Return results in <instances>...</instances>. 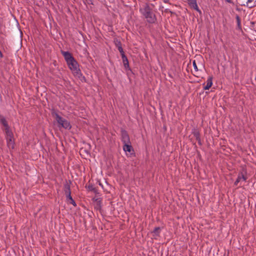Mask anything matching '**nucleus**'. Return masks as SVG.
<instances>
[{
  "label": "nucleus",
  "instance_id": "6",
  "mask_svg": "<svg viewBox=\"0 0 256 256\" xmlns=\"http://www.w3.org/2000/svg\"><path fill=\"white\" fill-rule=\"evenodd\" d=\"M246 171H243L241 172L240 174H238V178L236 180V182L234 183V184L235 186H237L238 184V182L241 180H242L244 181H246L248 178L246 176Z\"/></svg>",
  "mask_w": 256,
  "mask_h": 256
},
{
  "label": "nucleus",
  "instance_id": "3",
  "mask_svg": "<svg viewBox=\"0 0 256 256\" xmlns=\"http://www.w3.org/2000/svg\"><path fill=\"white\" fill-rule=\"evenodd\" d=\"M52 115L55 118L58 124L62 127L68 130L71 128L72 126L70 122L61 117L58 114L55 112H52Z\"/></svg>",
  "mask_w": 256,
  "mask_h": 256
},
{
  "label": "nucleus",
  "instance_id": "16",
  "mask_svg": "<svg viewBox=\"0 0 256 256\" xmlns=\"http://www.w3.org/2000/svg\"><path fill=\"white\" fill-rule=\"evenodd\" d=\"M120 46H118V50H119L120 52V53L121 56H122L125 55L124 51L123 50V48L122 46V44L120 42H119Z\"/></svg>",
  "mask_w": 256,
  "mask_h": 256
},
{
  "label": "nucleus",
  "instance_id": "19",
  "mask_svg": "<svg viewBox=\"0 0 256 256\" xmlns=\"http://www.w3.org/2000/svg\"><path fill=\"white\" fill-rule=\"evenodd\" d=\"M236 18L238 26V27H240V22H241L240 17L238 15H236Z\"/></svg>",
  "mask_w": 256,
  "mask_h": 256
},
{
  "label": "nucleus",
  "instance_id": "24",
  "mask_svg": "<svg viewBox=\"0 0 256 256\" xmlns=\"http://www.w3.org/2000/svg\"><path fill=\"white\" fill-rule=\"evenodd\" d=\"M196 140L198 141V144L200 145H202V142H201L200 138L199 139Z\"/></svg>",
  "mask_w": 256,
  "mask_h": 256
},
{
  "label": "nucleus",
  "instance_id": "9",
  "mask_svg": "<svg viewBox=\"0 0 256 256\" xmlns=\"http://www.w3.org/2000/svg\"><path fill=\"white\" fill-rule=\"evenodd\" d=\"M186 1L191 8L196 10L200 13H201V11L198 6L196 0H186Z\"/></svg>",
  "mask_w": 256,
  "mask_h": 256
},
{
  "label": "nucleus",
  "instance_id": "11",
  "mask_svg": "<svg viewBox=\"0 0 256 256\" xmlns=\"http://www.w3.org/2000/svg\"><path fill=\"white\" fill-rule=\"evenodd\" d=\"M123 150L126 152H134V150L131 145V142L129 144H124L123 146Z\"/></svg>",
  "mask_w": 256,
  "mask_h": 256
},
{
  "label": "nucleus",
  "instance_id": "23",
  "mask_svg": "<svg viewBox=\"0 0 256 256\" xmlns=\"http://www.w3.org/2000/svg\"><path fill=\"white\" fill-rule=\"evenodd\" d=\"M164 12H166V13H171V14H172V12L169 9H166L164 10Z\"/></svg>",
  "mask_w": 256,
  "mask_h": 256
},
{
  "label": "nucleus",
  "instance_id": "20",
  "mask_svg": "<svg viewBox=\"0 0 256 256\" xmlns=\"http://www.w3.org/2000/svg\"><path fill=\"white\" fill-rule=\"evenodd\" d=\"M160 227H156L154 230V232L156 234H158L160 232Z\"/></svg>",
  "mask_w": 256,
  "mask_h": 256
},
{
  "label": "nucleus",
  "instance_id": "4",
  "mask_svg": "<svg viewBox=\"0 0 256 256\" xmlns=\"http://www.w3.org/2000/svg\"><path fill=\"white\" fill-rule=\"evenodd\" d=\"M4 131L6 134V140L7 146L8 148H14V134L10 129V128L8 127L6 128H3Z\"/></svg>",
  "mask_w": 256,
  "mask_h": 256
},
{
  "label": "nucleus",
  "instance_id": "8",
  "mask_svg": "<svg viewBox=\"0 0 256 256\" xmlns=\"http://www.w3.org/2000/svg\"><path fill=\"white\" fill-rule=\"evenodd\" d=\"M72 182L70 180L68 182L66 181L64 184V194L66 196L68 195L69 194H71V190H70V184Z\"/></svg>",
  "mask_w": 256,
  "mask_h": 256
},
{
  "label": "nucleus",
  "instance_id": "22",
  "mask_svg": "<svg viewBox=\"0 0 256 256\" xmlns=\"http://www.w3.org/2000/svg\"><path fill=\"white\" fill-rule=\"evenodd\" d=\"M248 0L247 2H246L247 6H248V4L251 3L252 2H253V0ZM254 6H255V5L249 6V7L251 8L254 7Z\"/></svg>",
  "mask_w": 256,
  "mask_h": 256
},
{
  "label": "nucleus",
  "instance_id": "17",
  "mask_svg": "<svg viewBox=\"0 0 256 256\" xmlns=\"http://www.w3.org/2000/svg\"><path fill=\"white\" fill-rule=\"evenodd\" d=\"M88 189L90 191L94 192H97V189L94 188L92 185H89L88 187Z\"/></svg>",
  "mask_w": 256,
  "mask_h": 256
},
{
  "label": "nucleus",
  "instance_id": "27",
  "mask_svg": "<svg viewBox=\"0 0 256 256\" xmlns=\"http://www.w3.org/2000/svg\"><path fill=\"white\" fill-rule=\"evenodd\" d=\"M168 2V0H164V2L165 3H167V2Z\"/></svg>",
  "mask_w": 256,
  "mask_h": 256
},
{
  "label": "nucleus",
  "instance_id": "5",
  "mask_svg": "<svg viewBox=\"0 0 256 256\" xmlns=\"http://www.w3.org/2000/svg\"><path fill=\"white\" fill-rule=\"evenodd\" d=\"M121 139L123 144L130 143V139L128 132L124 130H121Z\"/></svg>",
  "mask_w": 256,
  "mask_h": 256
},
{
  "label": "nucleus",
  "instance_id": "7",
  "mask_svg": "<svg viewBox=\"0 0 256 256\" xmlns=\"http://www.w3.org/2000/svg\"><path fill=\"white\" fill-rule=\"evenodd\" d=\"M61 53L64 56L66 64L74 59V56L69 52L61 51Z\"/></svg>",
  "mask_w": 256,
  "mask_h": 256
},
{
  "label": "nucleus",
  "instance_id": "10",
  "mask_svg": "<svg viewBox=\"0 0 256 256\" xmlns=\"http://www.w3.org/2000/svg\"><path fill=\"white\" fill-rule=\"evenodd\" d=\"M212 85V76H210L208 78L206 84L204 87V90H209Z\"/></svg>",
  "mask_w": 256,
  "mask_h": 256
},
{
  "label": "nucleus",
  "instance_id": "21",
  "mask_svg": "<svg viewBox=\"0 0 256 256\" xmlns=\"http://www.w3.org/2000/svg\"><path fill=\"white\" fill-rule=\"evenodd\" d=\"M192 65H193V66L195 70L196 71H198V66H196V60H194L192 62Z\"/></svg>",
  "mask_w": 256,
  "mask_h": 256
},
{
  "label": "nucleus",
  "instance_id": "25",
  "mask_svg": "<svg viewBox=\"0 0 256 256\" xmlns=\"http://www.w3.org/2000/svg\"><path fill=\"white\" fill-rule=\"evenodd\" d=\"M226 2L230 3V4H233L232 0H225Z\"/></svg>",
  "mask_w": 256,
  "mask_h": 256
},
{
  "label": "nucleus",
  "instance_id": "12",
  "mask_svg": "<svg viewBox=\"0 0 256 256\" xmlns=\"http://www.w3.org/2000/svg\"><path fill=\"white\" fill-rule=\"evenodd\" d=\"M0 123L4 126V128H6L10 127L7 120L2 115H0Z\"/></svg>",
  "mask_w": 256,
  "mask_h": 256
},
{
  "label": "nucleus",
  "instance_id": "18",
  "mask_svg": "<svg viewBox=\"0 0 256 256\" xmlns=\"http://www.w3.org/2000/svg\"><path fill=\"white\" fill-rule=\"evenodd\" d=\"M193 134H194V136H195L196 140L198 139H199L200 138V134L198 131L195 130L193 132Z\"/></svg>",
  "mask_w": 256,
  "mask_h": 256
},
{
  "label": "nucleus",
  "instance_id": "15",
  "mask_svg": "<svg viewBox=\"0 0 256 256\" xmlns=\"http://www.w3.org/2000/svg\"><path fill=\"white\" fill-rule=\"evenodd\" d=\"M93 200L96 202L98 207L99 208H101L102 199L100 198H94Z\"/></svg>",
  "mask_w": 256,
  "mask_h": 256
},
{
  "label": "nucleus",
  "instance_id": "28",
  "mask_svg": "<svg viewBox=\"0 0 256 256\" xmlns=\"http://www.w3.org/2000/svg\"><path fill=\"white\" fill-rule=\"evenodd\" d=\"M116 45H117L118 48V46H120L119 42L118 43V44Z\"/></svg>",
  "mask_w": 256,
  "mask_h": 256
},
{
  "label": "nucleus",
  "instance_id": "2",
  "mask_svg": "<svg viewBox=\"0 0 256 256\" xmlns=\"http://www.w3.org/2000/svg\"><path fill=\"white\" fill-rule=\"evenodd\" d=\"M67 64L75 76L79 78L82 77V74L79 68V64L75 59L68 62Z\"/></svg>",
  "mask_w": 256,
  "mask_h": 256
},
{
  "label": "nucleus",
  "instance_id": "1",
  "mask_svg": "<svg viewBox=\"0 0 256 256\" xmlns=\"http://www.w3.org/2000/svg\"><path fill=\"white\" fill-rule=\"evenodd\" d=\"M140 10L142 14L146 18L148 22L154 24L156 22V18L152 12V8H151L150 4H146Z\"/></svg>",
  "mask_w": 256,
  "mask_h": 256
},
{
  "label": "nucleus",
  "instance_id": "13",
  "mask_svg": "<svg viewBox=\"0 0 256 256\" xmlns=\"http://www.w3.org/2000/svg\"><path fill=\"white\" fill-rule=\"evenodd\" d=\"M122 58L126 70H130L128 60L127 57L126 56V55H124L122 56Z\"/></svg>",
  "mask_w": 256,
  "mask_h": 256
},
{
  "label": "nucleus",
  "instance_id": "26",
  "mask_svg": "<svg viewBox=\"0 0 256 256\" xmlns=\"http://www.w3.org/2000/svg\"><path fill=\"white\" fill-rule=\"evenodd\" d=\"M0 57L2 58L3 57V55H2V52L0 50Z\"/></svg>",
  "mask_w": 256,
  "mask_h": 256
},
{
  "label": "nucleus",
  "instance_id": "14",
  "mask_svg": "<svg viewBox=\"0 0 256 256\" xmlns=\"http://www.w3.org/2000/svg\"><path fill=\"white\" fill-rule=\"evenodd\" d=\"M66 196V200L68 203L72 204L74 206H76V202L73 200L72 196H71V194H69L68 195H67Z\"/></svg>",
  "mask_w": 256,
  "mask_h": 256
}]
</instances>
